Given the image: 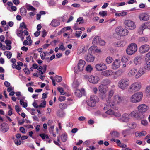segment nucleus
Wrapping results in <instances>:
<instances>
[{
	"instance_id": "nucleus-1",
	"label": "nucleus",
	"mask_w": 150,
	"mask_h": 150,
	"mask_svg": "<svg viewBox=\"0 0 150 150\" xmlns=\"http://www.w3.org/2000/svg\"><path fill=\"white\" fill-rule=\"evenodd\" d=\"M138 111H133L131 113V115L138 120H141L144 117L145 113L148 109V106L145 104H142L137 107Z\"/></svg>"
},
{
	"instance_id": "nucleus-2",
	"label": "nucleus",
	"mask_w": 150,
	"mask_h": 150,
	"mask_svg": "<svg viewBox=\"0 0 150 150\" xmlns=\"http://www.w3.org/2000/svg\"><path fill=\"white\" fill-rule=\"evenodd\" d=\"M124 100V98L121 96L116 95L114 96L113 100V103L111 102L108 105L110 107L113 109L115 108V105L116 104H119L122 102Z\"/></svg>"
},
{
	"instance_id": "nucleus-3",
	"label": "nucleus",
	"mask_w": 150,
	"mask_h": 150,
	"mask_svg": "<svg viewBox=\"0 0 150 150\" xmlns=\"http://www.w3.org/2000/svg\"><path fill=\"white\" fill-rule=\"evenodd\" d=\"M129 84V80L127 78H124L119 81L118 86L122 90H125L127 88Z\"/></svg>"
},
{
	"instance_id": "nucleus-4",
	"label": "nucleus",
	"mask_w": 150,
	"mask_h": 150,
	"mask_svg": "<svg viewBox=\"0 0 150 150\" xmlns=\"http://www.w3.org/2000/svg\"><path fill=\"white\" fill-rule=\"evenodd\" d=\"M137 49L136 44L134 43H132L127 47L126 49V52L129 55H132L135 53Z\"/></svg>"
},
{
	"instance_id": "nucleus-5",
	"label": "nucleus",
	"mask_w": 150,
	"mask_h": 150,
	"mask_svg": "<svg viewBox=\"0 0 150 150\" xmlns=\"http://www.w3.org/2000/svg\"><path fill=\"white\" fill-rule=\"evenodd\" d=\"M99 99L97 96L95 95H92L90 98V100L87 101V105L91 107H94L96 105V103L98 102Z\"/></svg>"
},
{
	"instance_id": "nucleus-6",
	"label": "nucleus",
	"mask_w": 150,
	"mask_h": 150,
	"mask_svg": "<svg viewBox=\"0 0 150 150\" xmlns=\"http://www.w3.org/2000/svg\"><path fill=\"white\" fill-rule=\"evenodd\" d=\"M143 97L142 93L141 92L137 93L132 96L130 98L131 101L136 103L139 102Z\"/></svg>"
},
{
	"instance_id": "nucleus-7",
	"label": "nucleus",
	"mask_w": 150,
	"mask_h": 150,
	"mask_svg": "<svg viewBox=\"0 0 150 150\" xmlns=\"http://www.w3.org/2000/svg\"><path fill=\"white\" fill-rule=\"evenodd\" d=\"M141 87V84L139 82H136L132 84L129 89L130 92H134L139 91Z\"/></svg>"
},
{
	"instance_id": "nucleus-8",
	"label": "nucleus",
	"mask_w": 150,
	"mask_h": 150,
	"mask_svg": "<svg viewBox=\"0 0 150 150\" xmlns=\"http://www.w3.org/2000/svg\"><path fill=\"white\" fill-rule=\"evenodd\" d=\"M124 24L125 25V27L128 29L133 30L136 27L135 25V23L131 20H125Z\"/></svg>"
},
{
	"instance_id": "nucleus-9",
	"label": "nucleus",
	"mask_w": 150,
	"mask_h": 150,
	"mask_svg": "<svg viewBox=\"0 0 150 150\" xmlns=\"http://www.w3.org/2000/svg\"><path fill=\"white\" fill-rule=\"evenodd\" d=\"M115 31L117 34L120 36L127 35L128 33V31L127 29H123L121 26L117 28Z\"/></svg>"
},
{
	"instance_id": "nucleus-10",
	"label": "nucleus",
	"mask_w": 150,
	"mask_h": 150,
	"mask_svg": "<svg viewBox=\"0 0 150 150\" xmlns=\"http://www.w3.org/2000/svg\"><path fill=\"white\" fill-rule=\"evenodd\" d=\"M88 80L90 82L93 84L97 83L99 80V77L96 76H88Z\"/></svg>"
},
{
	"instance_id": "nucleus-11",
	"label": "nucleus",
	"mask_w": 150,
	"mask_h": 150,
	"mask_svg": "<svg viewBox=\"0 0 150 150\" xmlns=\"http://www.w3.org/2000/svg\"><path fill=\"white\" fill-rule=\"evenodd\" d=\"M95 68L97 71H101L105 70L107 69L106 65L103 63L97 64Z\"/></svg>"
},
{
	"instance_id": "nucleus-12",
	"label": "nucleus",
	"mask_w": 150,
	"mask_h": 150,
	"mask_svg": "<svg viewBox=\"0 0 150 150\" xmlns=\"http://www.w3.org/2000/svg\"><path fill=\"white\" fill-rule=\"evenodd\" d=\"M149 49V46L148 45H144L141 46L139 49V51L141 53L147 52Z\"/></svg>"
},
{
	"instance_id": "nucleus-13",
	"label": "nucleus",
	"mask_w": 150,
	"mask_h": 150,
	"mask_svg": "<svg viewBox=\"0 0 150 150\" xmlns=\"http://www.w3.org/2000/svg\"><path fill=\"white\" fill-rule=\"evenodd\" d=\"M130 117V114L125 113L122 115L120 119L122 122H127L129 121Z\"/></svg>"
},
{
	"instance_id": "nucleus-14",
	"label": "nucleus",
	"mask_w": 150,
	"mask_h": 150,
	"mask_svg": "<svg viewBox=\"0 0 150 150\" xmlns=\"http://www.w3.org/2000/svg\"><path fill=\"white\" fill-rule=\"evenodd\" d=\"M146 28L150 29V22H147L142 25L141 28H139L138 32H141V33L142 34L143 33V30Z\"/></svg>"
},
{
	"instance_id": "nucleus-15",
	"label": "nucleus",
	"mask_w": 150,
	"mask_h": 150,
	"mask_svg": "<svg viewBox=\"0 0 150 150\" xmlns=\"http://www.w3.org/2000/svg\"><path fill=\"white\" fill-rule=\"evenodd\" d=\"M85 64V62L84 61L80 60L79 61L78 65V68L79 71H83Z\"/></svg>"
},
{
	"instance_id": "nucleus-16",
	"label": "nucleus",
	"mask_w": 150,
	"mask_h": 150,
	"mask_svg": "<svg viewBox=\"0 0 150 150\" xmlns=\"http://www.w3.org/2000/svg\"><path fill=\"white\" fill-rule=\"evenodd\" d=\"M120 61L119 59H116L113 62L112 65V68L114 69L118 68L120 66Z\"/></svg>"
},
{
	"instance_id": "nucleus-17",
	"label": "nucleus",
	"mask_w": 150,
	"mask_h": 150,
	"mask_svg": "<svg viewBox=\"0 0 150 150\" xmlns=\"http://www.w3.org/2000/svg\"><path fill=\"white\" fill-rule=\"evenodd\" d=\"M8 129L9 127L7 124L4 123L1 125L0 129L3 132H6Z\"/></svg>"
},
{
	"instance_id": "nucleus-18",
	"label": "nucleus",
	"mask_w": 150,
	"mask_h": 150,
	"mask_svg": "<svg viewBox=\"0 0 150 150\" xmlns=\"http://www.w3.org/2000/svg\"><path fill=\"white\" fill-rule=\"evenodd\" d=\"M84 93L85 91L84 89H82L81 90L76 89L75 92V94L77 96L80 97L84 94Z\"/></svg>"
},
{
	"instance_id": "nucleus-19",
	"label": "nucleus",
	"mask_w": 150,
	"mask_h": 150,
	"mask_svg": "<svg viewBox=\"0 0 150 150\" xmlns=\"http://www.w3.org/2000/svg\"><path fill=\"white\" fill-rule=\"evenodd\" d=\"M139 17L141 20L146 21L149 19V16L148 13H142Z\"/></svg>"
},
{
	"instance_id": "nucleus-20",
	"label": "nucleus",
	"mask_w": 150,
	"mask_h": 150,
	"mask_svg": "<svg viewBox=\"0 0 150 150\" xmlns=\"http://www.w3.org/2000/svg\"><path fill=\"white\" fill-rule=\"evenodd\" d=\"M146 63L144 65V69L147 70L150 69V58L147 59L146 58Z\"/></svg>"
},
{
	"instance_id": "nucleus-21",
	"label": "nucleus",
	"mask_w": 150,
	"mask_h": 150,
	"mask_svg": "<svg viewBox=\"0 0 150 150\" xmlns=\"http://www.w3.org/2000/svg\"><path fill=\"white\" fill-rule=\"evenodd\" d=\"M106 86L103 85H100L99 87V89L101 93H105L107 91Z\"/></svg>"
},
{
	"instance_id": "nucleus-22",
	"label": "nucleus",
	"mask_w": 150,
	"mask_h": 150,
	"mask_svg": "<svg viewBox=\"0 0 150 150\" xmlns=\"http://www.w3.org/2000/svg\"><path fill=\"white\" fill-rule=\"evenodd\" d=\"M94 57L91 54H89L85 57L86 60L88 62H93L94 60Z\"/></svg>"
},
{
	"instance_id": "nucleus-23",
	"label": "nucleus",
	"mask_w": 150,
	"mask_h": 150,
	"mask_svg": "<svg viewBox=\"0 0 150 150\" xmlns=\"http://www.w3.org/2000/svg\"><path fill=\"white\" fill-rule=\"evenodd\" d=\"M60 22L56 19H53L50 25L53 27H56L60 25Z\"/></svg>"
},
{
	"instance_id": "nucleus-24",
	"label": "nucleus",
	"mask_w": 150,
	"mask_h": 150,
	"mask_svg": "<svg viewBox=\"0 0 150 150\" xmlns=\"http://www.w3.org/2000/svg\"><path fill=\"white\" fill-rule=\"evenodd\" d=\"M137 71V70L134 68L129 70L127 74L129 76H134Z\"/></svg>"
},
{
	"instance_id": "nucleus-25",
	"label": "nucleus",
	"mask_w": 150,
	"mask_h": 150,
	"mask_svg": "<svg viewBox=\"0 0 150 150\" xmlns=\"http://www.w3.org/2000/svg\"><path fill=\"white\" fill-rule=\"evenodd\" d=\"M145 69L144 68V69L143 68L140 69L135 76L136 78H139L144 74L145 73L144 71Z\"/></svg>"
},
{
	"instance_id": "nucleus-26",
	"label": "nucleus",
	"mask_w": 150,
	"mask_h": 150,
	"mask_svg": "<svg viewBox=\"0 0 150 150\" xmlns=\"http://www.w3.org/2000/svg\"><path fill=\"white\" fill-rule=\"evenodd\" d=\"M141 59L142 58L141 56H139L136 57L134 59V64L136 65L139 64L141 62Z\"/></svg>"
},
{
	"instance_id": "nucleus-27",
	"label": "nucleus",
	"mask_w": 150,
	"mask_h": 150,
	"mask_svg": "<svg viewBox=\"0 0 150 150\" xmlns=\"http://www.w3.org/2000/svg\"><path fill=\"white\" fill-rule=\"evenodd\" d=\"M112 74V71L110 70H106L101 72V74L105 76H109Z\"/></svg>"
},
{
	"instance_id": "nucleus-28",
	"label": "nucleus",
	"mask_w": 150,
	"mask_h": 150,
	"mask_svg": "<svg viewBox=\"0 0 150 150\" xmlns=\"http://www.w3.org/2000/svg\"><path fill=\"white\" fill-rule=\"evenodd\" d=\"M127 126L130 129H134L136 127L137 124L134 122H131L127 124Z\"/></svg>"
},
{
	"instance_id": "nucleus-29",
	"label": "nucleus",
	"mask_w": 150,
	"mask_h": 150,
	"mask_svg": "<svg viewBox=\"0 0 150 150\" xmlns=\"http://www.w3.org/2000/svg\"><path fill=\"white\" fill-rule=\"evenodd\" d=\"M112 137L114 138H118L119 136V133L117 131H113L110 133Z\"/></svg>"
},
{
	"instance_id": "nucleus-30",
	"label": "nucleus",
	"mask_w": 150,
	"mask_h": 150,
	"mask_svg": "<svg viewBox=\"0 0 150 150\" xmlns=\"http://www.w3.org/2000/svg\"><path fill=\"white\" fill-rule=\"evenodd\" d=\"M100 37L98 36H96L93 39L92 41V44L96 45L98 43L99 41L100 40Z\"/></svg>"
},
{
	"instance_id": "nucleus-31",
	"label": "nucleus",
	"mask_w": 150,
	"mask_h": 150,
	"mask_svg": "<svg viewBox=\"0 0 150 150\" xmlns=\"http://www.w3.org/2000/svg\"><path fill=\"white\" fill-rule=\"evenodd\" d=\"M139 40L140 42L144 43L148 41V39L146 37H141L139 38Z\"/></svg>"
},
{
	"instance_id": "nucleus-32",
	"label": "nucleus",
	"mask_w": 150,
	"mask_h": 150,
	"mask_svg": "<svg viewBox=\"0 0 150 150\" xmlns=\"http://www.w3.org/2000/svg\"><path fill=\"white\" fill-rule=\"evenodd\" d=\"M113 93V91L112 90L110 91L109 92L108 98L106 99L107 103H109L110 102V99L111 97L112 96Z\"/></svg>"
},
{
	"instance_id": "nucleus-33",
	"label": "nucleus",
	"mask_w": 150,
	"mask_h": 150,
	"mask_svg": "<svg viewBox=\"0 0 150 150\" xmlns=\"http://www.w3.org/2000/svg\"><path fill=\"white\" fill-rule=\"evenodd\" d=\"M57 89L58 90V91L59 92L61 95H67V93L66 92H64L63 89L62 87H58L57 88Z\"/></svg>"
},
{
	"instance_id": "nucleus-34",
	"label": "nucleus",
	"mask_w": 150,
	"mask_h": 150,
	"mask_svg": "<svg viewBox=\"0 0 150 150\" xmlns=\"http://www.w3.org/2000/svg\"><path fill=\"white\" fill-rule=\"evenodd\" d=\"M20 11L21 14L22 16H24L26 15L27 11L26 9L25 8H21L20 9Z\"/></svg>"
},
{
	"instance_id": "nucleus-35",
	"label": "nucleus",
	"mask_w": 150,
	"mask_h": 150,
	"mask_svg": "<svg viewBox=\"0 0 150 150\" xmlns=\"http://www.w3.org/2000/svg\"><path fill=\"white\" fill-rule=\"evenodd\" d=\"M59 107L61 109L63 110L67 107V105L66 103H61L59 104Z\"/></svg>"
},
{
	"instance_id": "nucleus-36",
	"label": "nucleus",
	"mask_w": 150,
	"mask_h": 150,
	"mask_svg": "<svg viewBox=\"0 0 150 150\" xmlns=\"http://www.w3.org/2000/svg\"><path fill=\"white\" fill-rule=\"evenodd\" d=\"M113 45L115 47H122L123 46L122 43L121 41H118L117 42L113 43Z\"/></svg>"
},
{
	"instance_id": "nucleus-37",
	"label": "nucleus",
	"mask_w": 150,
	"mask_h": 150,
	"mask_svg": "<svg viewBox=\"0 0 150 150\" xmlns=\"http://www.w3.org/2000/svg\"><path fill=\"white\" fill-rule=\"evenodd\" d=\"M62 141L63 142H65L67 139V135L66 134H62L61 136Z\"/></svg>"
},
{
	"instance_id": "nucleus-38",
	"label": "nucleus",
	"mask_w": 150,
	"mask_h": 150,
	"mask_svg": "<svg viewBox=\"0 0 150 150\" xmlns=\"http://www.w3.org/2000/svg\"><path fill=\"white\" fill-rule=\"evenodd\" d=\"M127 14V12L122 11L120 13H116L115 14V16H126Z\"/></svg>"
},
{
	"instance_id": "nucleus-39",
	"label": "nucleus",
	"mask_w": 150,
	"mask_h": 150,
	"mask_svg": "<svg viewBox=\"0 0 150 150\" xmlns=\"http://www.w3.org/2000/svg\"><path fill=\"white\" fill-rule=\"evenodd\" d=\"M20 105H22L24 108H26L27 106V103L26 102H24L23 99L20 100Z\"/></svg>"
},
{
	"instance_id": "nucleus-40",
	"label": "nucleus",
	"mask_w": 150,
	"mask_h": 150,
	"mask_svg": "<svg viewBox=\"0 0 150 150\" xmlns=\"http://www.w3.org/2000/svg\"><path fill=\"white\" fill-rule=\"evenodd\" d=\"M57 114L59 117H63L65 113L63 111L59 110L57 111Z\"/></svg>"
},
{
	"instance_id": "nucleus-41",
	"label": "nucleus",
	"mask_w": 150,
	"mask_h": 150,
	"mask_svg": "<svg viewBox=\"0 0 150 150\" xmlns=\"http://www.w3.org/2000/svg\"><path fill=\"white\" fill-rule=\"evenodd\" d=\"M113 61V59L111 57H108L106 59V61L107 64H109L112 63Z\"/></svg>"
},
{
	"instance_id": "nucleus-42",
	"label": "nucleus",
	"mask_w": 150,
	"mask_h": 150,
	"mask_svg": "<svg viewBox=\"0 0 150 150\" xmlns=\"http://www.w3.org/2000/svg\"><path fill=\"white\" fill-rule=\"evenodd\" d=\"M55 79L57 82H60L62 81V78L61 76L56 75L55 77Z\"/></svg>"
},
{
	"instance_id": "nucleus-43",
	"label": "nucleus",
	"mask_w": 150,
	"mask_h": 150,
	"mask_svg": "<svg viewBox=\"0 0 150 150\" xmlns=\"http://www.w3.org/2000/svg\"><path fill=\"white\" fill-rule=\"evenodd\" d=\"M130 131L129 129H125L122 131V134H126L127 135H129L130 134Z\"/></svg>"
},
{
	"instance_id": "nucleus-44",
	"label": "nucleus",
	"mask_w": 150,
	"mask_h": 150,
	"mask_svg": "<svg viewBox=\"0 0 150 150\" xmlns=\"http://www.w3.org/2000/svg\"><path fill=\"white\" fill-rule=\"evenodd\" d=\"M26 8L28 10L34 11L35 10V8L30 5H28L26 6Z\"/></svg>"
},
{
	"instance_id": "nucleus-45",
	"label": "nucleus",
	"mask_w": 150,
	"mask_h": 150,
	"mask_svg": "<svg viewBox=\"0 0 150 150\" xmlns=\"http://www.w3.org/2000/svg\"><path fill=\"white\" fill-rule=\"evenodd\" d=\"M79 85V83L77 81L75 80L74 81L72 86L74 88H77Z\"/></svg>"
},
{
	"instance_id": "nucleus-46",
	"label": "nucleus",
	"mask_w": 150,
	"mask_h": 150,
	"mask_svg": "<svg viewBox=\"0 0 150 150\" xmlns=\"http://www.w3.org/2000/svg\"><path fill=\"white\" fill-rule=\"evenodd\" d=\"M93 68L90 65H88V66L86 68V70L87 71L91 72Z\"/></svg>"
},
{
	"instance_id": "nucleus-47",
	"label": "nucleus",
	"mask_w": 150,
	"mask_h": 150,
	"mask_svg": "<svg viewBox=\"0 0 150 150\" xmlns=\"http://www.w3.org/2000/svg\"><path fill=\"white\" fill-rule=\"evenodd\" d=\"M99 14L101 16L104 17L107 15V12L106 11H103L101 12H100L99 13Z\"/></svg>"
},
{
	"instance_id": "nucleus-48",
	"label": "nucleus",
	"mask_w": 150,
	"mask_h": 150,
	"mask_svg": "<svg viewBox=\"0 0 150 150\" xmlns=\"http://www.w3.org/2000/svg\"><path fill=\"white\" fill-rule=\"evenodd\" d=\"M98 43L101 45L104 46L105 45V42L103 40H101V38H100V40L99 41Z\"/></svg>"
},
{
	"instance_id": "nucleus-49",
	"label": "nucleus",
	"mask_w": 150,
	"mask_h": 150,
	"mask_svg": "<svg viewBox=\"0 0 150 150\" xmlns=\"http://www.w3.org/2000/svg\"><path fill=\"white\" fill-rule=\"evenodd\" d=\"M71 29V27L70 26H68L66 27H64L60 31V32H64V30H69Z\"/></svg>"
},
{
	"instance_id": "nucleus-50",
	"label": "nucleus",
	"mask_w": 150,
	"mask_h": 150,
	"mask_svg": "<svg viewBox=\"0 0 150 150\" xmlns=\"http://www.w3.org/2000/svg\"><path fill=\"white\" fill-rule=\"evenodd\" d=\"M66 97L64 96H60L59 97L58 100L60 101H64L65 100Z\"/></svg>"
},
{
	"instance_id": "nucleus-51",
	"label": "nucleus",
	"mask_w": 150,
	"mask_h": 150,
	"mask_svg": "<svg viewBox=\"0 0 150 150\" xmlns=\"http://www.w3.org/2000/svg\"><path fill=\"white\" fill-rule=\"evenodd\" d=\"M44 101L42 102L41 104L39 105V107H44L45 105L46 102L45 101V100H44Z\"/></svg>"
},
{
	"instance_id": "nucleus-52",
	"label": "nucleus",
	"mask_w": 150,
	"mask_h": 150,
	"mask_svg": "<svg viewBox=\"0 0 150 150\" xmlns=\"http://www.w3.org/2000/svg\"><path fill=\"white\" fill-rule=\"evenodd\" d=\"M20 27L21 28H24L25 29L28 30L26 25H25L24 22H22L21 23L20 25Z\"/></svg>"
},
{
	"instance_id": "nucleus-53",
	"label": "nucleus",
	"mask_w": 150,
	"mask_h": 150,
	"mask_svg": "<svg viewBox=\"0 0 150 150\" xmlns=\"http://www.w3.org/2000/svg\"><path fill=\"white\" fill-rule=\"evenodd\" d=\"M46 55V53L44 52H41L40 53V56L42 59H44Z\"/></svg>"
},
{
	"instance_id": "nucleus-54",
	"label": "nucleus",
	"mask_w": 150,
	"mask_h": 150,
	"mask_svg": "<svg viewBox=\"0 0 150 150\" xmlns=\"http://www.w3.org/2000/svg\"><path fill=\"white\" fill-rule=\"evenodd\" d=\"M16 33L18 36H22L23 33V32L22 30H17L16 31Z\"/></svg>"
},
{
	"instance_id": "nucleus-55",
	"label": "nucleus",
	"mask_w": 150,
	"mask_h": 150,
	"mask_svg": "<svg viewBox=\"0 0 150 150\" xmlns=\"http://www.w3.org/2000/svg\"><path fill=\"white\" fill-rule=\"evenodd\" d=\"M141 123L144 126H146L148 124V122L146 120H141Z\"/></svg>"
},
{
	"instance_id": "nucleus-56",
	"label": "nucleus",
	"mask_w": 150,
	"mask_h": 150,
	"mask_svg": "<svg viewBox=\"0 0 150 150\" xmlns=\"http://www.w3.org/2000/svg\"><path fill=\"white\" fill-rule=\"evenodd\" d=\"M24 71L27 74H29L30 73V70L27 68H25L24 69Z\"/></svg>"
},
{
	"instance_id": "nucleus-57",
	"label": "nucleus",
	"mask_w": 150,
	"mask_h": 150,
	"mask_svg": "<svg viewBox=\"0 0 150 150\" xmlns=\"http://www.w3.org/2000/svg\"><path fill=\"white\" fill-rule=\"evenodd\" d=\"M121 60L123 62H126L127 61L128 59L127 57L123 56L122 57Z\"/></svg>"
},
{
	"instance_id": "nucleus-58",
	"label": "nucleus",
	"mask_w": 150,
	"mask_h": 150,
	"mask_svg": "<svg viewBox=\"0 0 150 150\" xmlns=\"http://www.w3.org/2000/svg\"><path fill=\"white\" fill-rule=\"evenodd\" d=\"M55 56L54 54H53L52 55L50 59L48 57L47 58V61L48 62H50L51 60H53L55 58Z\"/></svg>"
},
{
	"instance_id": "nucleus-59",
	"label": "nucleus",
	"mask_w": 150,
	"mask_h": 150,
	"mask_svg": "<svg viewBox=\"0 0 150 150\" xmlns=\"http://www.w3.org/2000/svg\"><path fill=\"white\" fill-rule=\"evenodd\" d=\"M113 111L111 109H109L106 112V113L109 115H112L113 114Z\"/></svg>"
},
{
	"instance_id": "nucleus-60",
	"label": "nucleus",
	"mask_w": 150,
	"mask_h": 150,
	"mask_svg": "<svg viewBox=\"0 0 150 150\" xmlns=\"http://www.w3.org/2000/svg\"><path fill=\"white\" fill-rule=\"evenodd\" d=\"M54 127V125H53L52 126H51L49 129V130L50 133L51 134L53 132V130Z\"/></svg>"
},
{
	"instance_id": "nucleus-61",
	"label": "nucleus",
	"mask_w": 150,
	"mask_h": 150,
	"mask_svg": "<svg viewBox=\"0 0 150 150\" xmlns=\"http://www.w3.org/2000/svg\"><path fill=\"white\" fill-rule=\"evenodd\" d=\"M103 83L106 85H108L110 83V81L108 79H105L104 80Z\"/></svg>"
},
{
	"instance_id": "nucleus-62",
	"label": "nucleus",
	"mask_w": 150,
	"mask_h": 150,
	"mask_svg": "<svg viewBox=\"0 0 150 150\" xmlns=\"http://www.w3.org/2000/svg\"><path fill=\"white\" fill-rule=\"evenodd\" d=\"M47 35V33L45 30L43 29L42 32V37H44Z\"/></svg>"
},
{
	"instance_id": "nucleus-63",
	"label": "nucleus",
	"mask_w": 150,
	"mask_h": 150,
	"mask_svg": "<svg viewBox=\"0 0 150 150\" xmlns=\"http://www.w3.org/2000/svg\"><path fill=\"white\" fill-rule=\"evenodd\" d=\"M40 34V31L39 30H37L35 32L34 34V35L35 37H38Z\"/></svg>"
},
{
	"instance_id": "nucleus-64",
	"label": "nucleus",
	"mask_w": 150,
	"mask_h": 150,
	"mask_svg": "<svg viewBox=\"0 0 150 150\" xmlns=\"http://www.w3.org/2000/svg\"><path fill=\"white\" fill-rule=\"evenodd\" d=\"M146 92L149 95H150V86H148L146 90Z\"/></svg>"
}]
</instances>
